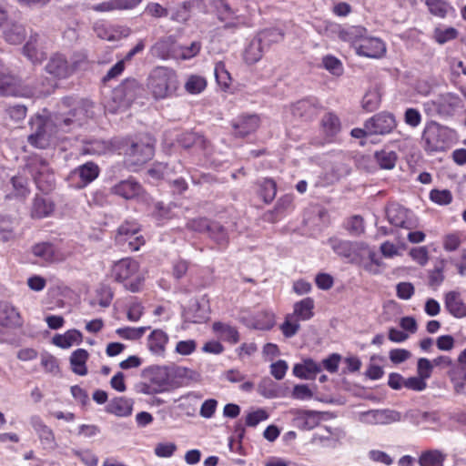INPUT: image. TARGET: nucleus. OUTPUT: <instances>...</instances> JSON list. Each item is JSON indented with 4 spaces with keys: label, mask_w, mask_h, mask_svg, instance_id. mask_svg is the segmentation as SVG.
<instances>
[{
    "label": "nucleus",
    "mask_w": 466,
    "mask_h": 466,
    "mask_svg": "<svg viewBox=\"0 0 466 466\" xmlns=\"http://www.w3.org/2000/svg\"><path fill=\"white\" fill-rule=\"evenodd\" d=\"M115 145L112 141L94 139L86 142L83 147L84 154L104 155L113 151Z\"/></svg>",
    "instance_id": "72a5a7b5"
},
{
    "label": "nucleus",
    "mask_w": 466,
    "mask_h": 466,
    "mask_svg": "<svg viewBox=\"0 0 466 466\" xmlns=\"http://www.w3.org/2000/svg\"><path fill=\"white\" fill-rule=\"evenodd\" d=\"M31 172L37 187L41 191L48 192L52 190L55 185V176L46 161H36L32 165Z\"/></svg>",
    "instance_id": "4468645a"
},
{
    "label": "nucleus",
    "mask_w": 466,
    "mask_h": 466,
    "mask_svg": "<svg viewBox=\"0 0 466 466\" xmlns=\"http://www.w3.org/2000/svg\"><path fill=\"white\" fill-rule=\"evenodd\" d=\"M358 420L368 425H387L402 420L400 412L390 410H370L358 413Z\"/></svg>",
    "instance_id": "9b49d317"
},
{
    "label": "nucleus",
    "mask_w": 466,
    "mask_h": 466,
    "mask_svg": "<svg viewBox=\"0 0 466 466\" xmlns=\"http://www.w3.org/2000/svg\"><path fill=\"white\" fill-rule=\"evenodd\" d=\"M367 29L360 25H350L344 28H341L339 31V37L344 41L349 43L353 49L356 51L358 46L364 40L367 35Z\"/></svg>",
    "instance_id": "5701e85b"
},
{
    "label": "nucleus",
    "mask_w": 466,
    "mask_h": 466,
    "mask_svg": "<svg viewBox=\"0 0 466 466\" xmlns=\"http://www.w3.org/2000/svg\"><path fill=\"white\" fill-rule=\"evenodd\" d=\"M177 142L181 147H183L185 148H188L197 144H201L203 142V139L201 137L198 136L195 133L187 132V133L181 134L178 137Z\"/></svg>",
    "instance_id": "680f3d73"
},
{
    "label": "nucleus",
    "mask_w": 466,
    "mask_h": 466,
    "mask_svg": "<svg viewBox=\"0 0 466 466\" xmlns=\"http://www.w3.org/2000/svg\"><path fill=\"white\" fill-rule=\"evenodd\" d=\"M11 183L13 185L15 197L25 198L29 194L26 178L22 177H14L11 179Z\"/></svg>",
    "instance_id": "13d9d810"
},
{
    "label": "nucleus",
    "mask_w": 466,
    "mask_h": 466,
    "mask_svg": "<svg viewBox=\"0 0 466 466\" xmlns=\"http://www.w3.org/2000/svg\"><path fill=\"white\" fill-rule=\"evenodd\" d=\"M197 349V342L194 339L180 340L177 343L176 353L183 356L192 354Z\"/></svg>",
    "instance_id": "774afa93"
},
{
    "label": "nucleus",
    "mask_w": 466,
    "mask_h": 466,
    "mask_svg": "<svg viewBox=\"0 0 466 466\" xmlns=\"http://www.w3.org/2000/svg\"><path fill=\"white\" fill-rule=\"evenodd\" d=\"M143 376L157 390V393L164 391L169 385V369L167 367L147 368L144 370Z\"/></svg>",
    "instance_id": "a211bd4d"
},
{
    "label": "nucleus",
    "mask_w": 466,
    "mask_h": 466,
    "mask_svg": "<svg viewBox=\"0 0 466 466\" xmlns=\"http://www.w3.org/2000/svg\"><path fill=\"white\" fill-rule=\"evenodd\" d=\"M375 157L380 167L384 169H392L397 161V155L394 151L381 150L376 152Z\"/></svg>",
    "instance_id": "09e8293b"
},
{
    "label": "nucleus",
    "mask_w": 466,
    "mask_h": 466,
    "mask_svg": "<svg viewBox=\"0 0 466 466\" xmlns=\"http://www.w3.org/2000/svg\"><path fill=\"white\" fill-rule=\"evenodd\" d=\"M98 175V166L93 162H86L71 172L69 182L76 188H83L94 181Z\"/></svg>",
    "instance_id": "ddd939ff"
},
{
    "label": "nucleus",
    "mask_w": 466,
    "mask_h": 466,
    "mask_svg": "<svg viewBox=\"0 0 466 466\" xmlns=\"http://www.w3.org/2000/svg\"><path fill=\"white\" fill-rule=\"evenodd\" d=\"M268 414L266 410L258 409L252 412H249L246 417V424L249 427H255L259 422L268 420Z\"/></svg>",
    "instance_id": "338daca9"
},
{
    "label": "nucleus",
    "mask_w": 466,
    "mask_h": 466,
    "mask_svg": "<svg viewBox=\"0 0 466 466\" xmlns=\"http://www.w3.org/2000/svg\"><path fill=\"white\" fill-rule=\"evenodd\" d=\"M381 101V96L377 88L370 89L366 92L362 98V107L369 112L376 110Z\"/></svg>",
    "instance_id": "49530a36"
},
{
    "label": "nucleus",
    "mask_w": 466,
    "mask_h": 466,
    "mask_svg": "<svg viewBox=\"0 0 466 466\" xmlns=\"http://www.w3.org/2000/svg\"><path fill=\"white\" fill-rule=\"evenodd\" d=\"M32 253L44 262L54 263L65 259V256L54 245L47 242L35 244L32 247Z\"/></svg>",
    "instance_id": "aec40b11"
},
{
    "label": "nucleus",
    "mask_w": 466,
    "mask_h": 466,
    "mask_svg": "<svg viewBox=\"0 0 466 466\" xmlns=\"http://www.w3.org/2000/svg\"><path fill=\"white\" fill-rule=\"evenodd\" d=\"M116 241L125 249L137 251L145 244L144 237L139 233V226L135 220H127L117 229Z\"/></svg>",
    "instance_id": "6e6552de"
},
{
    "label": "nucleus",
    "mask_w": 466,
    "mask_h": 466,
    "mask_svg": "<svg viewBox=\"0 0 466 466\" xmlns=\"http://www.w3.org/2000/svg\"><path fill=\"white\" fill-rule=\"evenodd\" d=\"M293 208V196L285 195L281 197L272 211L265 214V219L269 222H276L287 212H289Z\"/></svg>",
    "instance_id": "c85d7f7f"
},
{
    "label": "nucleus",
    "mask_w": 466,
    "mask_h": 466,
    "mask_svg": "<svg viewBox=\"0 0 466 466\" xmlns=\"http://www.w3.org/2000/svg\"><path fill=\"white\" fill-rule=\"evenodd\" d=\"M444 305L447 311L454 318L461 319L466 317V304L463 302L459 292L450 291L446 293Z\"/></svg>",
    "instance_id": "b1692460"
},
{
    "label": "nucleus",
    "mask_w": 466,
    "mask_h": 466,
    "mask_svg": "<svg viewBox=\"0 0 466 466\" xmlns=\"http://www.w3.org/2000/svg\"><path fill=\"white\" fill-rule=\"evenodd\" d=\"M179 83L177 73L168 67L154 68L147 79V88L155 99H165L176 93Z\"/></svg>",
    "instance_id": "f03ea898"
},
{
    "label": "nucleus",
    "mask_w": 466,
    "mask_h": 466,
    "mask_svg": "<svg viewBox=\"0 0 466 466\" xmlns=\"http://www.w3.org/2000/svg\"><path fill=\"white\" fill-rule=\"evenodd\" d=\"M445 455L437 450L423 452L419 460L420 466H443Z\"/></svg>",
    "instance_id": "c03bdc74"
},
{
    "label": "nucleus",
    "mask_w": 466,
    "mask_h": 466,
    "mask_svg": "<svg viewBox=\"0 0 466 466\" xmlns=\"http://www.w3.org/2000/svg\"><path fill=\"white\" fill-rule=\"evenodd\" d=\"M199 41H194L189 46H177V59L188 60L195 57L201 50Z\"/></svg>",
    "instance_id": "de8ad7c7"
},
{
    "label": "nucleus",
    "mask_w": 466,
    "mask_h": 466,
    "mask_svg": "<svg viewBox=\"0 0 466 466\" xmlns=\"http://www.w3.org/2000/svg\"><path fill=\"white\" fill-rule=\"evenodd\" d=\"M41 365L45 370L53 375H57L60 372L57 360L52 355H44L41 358Z\"/></svg>",
    "instance_id": "69168bd1"
},
{
    "label": "nucleus",
    "mask_w": 466,
    "mask_h": 466,
    "mask_svg": "<svg viewBox=\"0 0 466 466\" xmlns=\"http://www.w3.org/2000/svg\"><path fill=\"white\" fill-rule=\"evenodd\" d=\"M321 370V364L312 359H306L302 363H297L293 367V374L303 380H313Z\"/></svg>",
    "instance_id": "a878e982"
},
{
    "label": "nucleus",
    "mask_w": 466,
    "mask_h": 466,
    "mask_svg": "<svg viewBox=\"0 0 466 466\" xmlns=\"http://www.w3.org/2000/svg\"><path fill=\"white\" fill-rule=\"evenodd\" d=\"M430 198L432 202L438 205H448L452 200V195L448 189H432L430 192Z\"/></svg>",
    "instance_id": "4d7b16f0"
},
{
    "label": "nucleus",
    "mask_w": 466,
    "mask_h": 466,
    "mask_svg": "<svg viewBox=\"0 0 466 466\" xmlns=\"http://www.w3.org/2000/svg\"><path fill=\"white\" fill-rule=\"evenodd\" d=\"M386 216L388 221L396 228L411 230L420 226L417 216L411 210L397 203H391L386 208Z\"/></svg>",
    "instance_id": "1a4fd4ad"
},
{
    "label": "nucleus",
    "mask_w": 466,
    "mask_h": 466,
    "mask_svg": "<svg viewBox=\"0 0 466 466\" xmlns=\"http://www.w3.org/2000/svg\"><path fill=\"white\" fill-rule=\"evenodd\" d=\"M37 37L38 35H36L31 36L24 46V54L34 64L41 63L46 56L45 52L37 46Z\"/></svg>",
    "instance_id": "a19ab883"
},
{
    "label": "nucleus",
    "mask_w": 466,
    "mask_h": 466,
    "mask_svg": "<svg viewBox=\"0 0 466 466\" xmlns=\"http://www.w3.org/2000/svg\"><path fill=\"white\" fill-rule=\"evenodd\" d=\"M402 420H409L412 424L419 425L423 422H436L435 414L420 410H410L403 416Z\"/></svg>",
    "instance_id": "79ce46f5"
},
{
    "label": "nucleus",
    "mask_w": 466,
    "mask_h": 466,
    "mask_svg": "<svg viewBox=\"0 0 466 466\" xmlns=\"http://www.w3.org/2000/svg\"><path fill=\"white\" fill-rule=\"evenodd\" d=\"M323 66L331 74L339 76L343 72V66L340 60L333 56H326L322 59Z\"/></svg>",
    "instance_id": "5fc2aeb1"
},
{
    "label": "nucleus",
    "mask_w": 466,
    "mask_h": 466,
    "mask_svg": "<svg viewBox=\"0 0 466 466\" xmlns=\"http://www.w3.org/2000/svg\"><path fill=\"white\" fill-rule=\"evenodd\" d=\"M185 89L191 95H198L207 87V80L198 75H190L185 82Z\"/></svg>",
    "instance_id": "37998d69"
},
{
    "label": "nucleus",
    "mask_w": 466,
    "mask_h": 466,
    "mask_svg": "<svg viewBox=\"0 0 466 466\" xmlns=\"http://www.w3.org/2000/svg\"><path fill=\"white\" fill-rule=\"evenodd\" d=\"M290 413L293 415L294 425L305 431L317 427L321 419L320 412L315 410L295 409L291 410Z\"/></svg>",
    "instance_id": "6ab92c4d"
},
{
    "label": "nucleus",
    "mask_w": 466,
    "mask_h": 466,
    "mask_svg": "<svg viewBox=\"0 0 466 466\" xmlns=\"http://www.w3.org/2000/svg\"><path fill=\"white\" fill-rule=\"evenodd\" d=\"M341 123L337 115L332 112L326 113L321 118V131L327 142H332L340 132Z\"/></svg>",
    "instance_id": "bb28decb"
},
{
    "label": "nucleus",
    "mask_w": 466,
    "mask_h": 466,
    "mask_svg": "<svg viewBox=\"0 0 466 466\" xmlns=\"http://www.w3.org/2000/svg\"><path fill=\"white\" fill-rule=\"evenodd\" d=\"M25 29L21 25H13L5 33V40L11 44H20L25 39Z\"/></svg>",
    "instance_id": "6e6d98bb"
},
{
    "label": "nucleus",
    "mask_w": 466,
    "mask_h": 466,
    "mask_svg": "<svg viewBox=\"0 0 466 466\" xmlns=\"http://www.w3.org/2000/svg\"><path fill=\"white\" fill-rule=\"evenodd\" d=\"M168 342L167 334L162 329H154L147 338V347L151 353L162 356Z\"/></svg>",
    "instance_id": "cd10ccee"
},
{
    "label": "nucleus",
    "mask_w": 466,
    "mask_h": 466,
    "mask_svg": "<svg viewBox=\"0 0 466 466\" xmlns=\"http://www.w3.org/2000/svg\"><path fill=\"white\" fill-rule=\"evenodd\" d=\"M329 244L331 246V248L336 252L338 255L344 257V258H350L351 255V245L349 241L340 240L338 238H330Z\"/></svg>",
    "instance_id": "3c124183"
},
{
    "label": "nucleus",
    "mask_w": 466,
    "mask_h": 466,
    "mask_svg": "<svg viewBox=\"0 0 466 466\" xmlns=\"http://www.w3.org/2000/svg\"><path fill=\"white\" fill-rule=\"evenodd\" d=\"M275 324V316L271 311L261 310L251 316L247 325L256 329H269Z\"/></svg>",
    "instance_id": "7c9ffc66"
},
{
    "label": "nucleus",
    "mask_w": 466,
    "mask_h": 466,
    "mask_svg": "<svg viewBox=\"0 0 466 466\" xmlns=\"http://www.w3.org/2000/svg\"><path fill=\"white\" fill-rule=\"evenodd\" d=\"M386 51V44L380 38L367 34L355 52L360 56L379 59L384 56Z\"/></svg>",
    "instance_id": "2eb2a0df"
},
{
    "label": "nucleus",
    "mask_w": 466,
    "mask_h": 466,
    "mask_svg": "<svg viewBox=\"0 0 466 466\" xmlns=\"http://www.w3.org/2000/svg\"><path fill=\"white\" fill-rule=\"evenodd\" d=\"M369 135H388L397 127L395 116L387 111L375 114L364 123Z\"/></svg>",
    "instance_id": "f8f14e48"
},
{
    "label": "nucleus",
    "mask_w": 466,
    "mask_h": 466,
    "mask_svg": "<svg viewBox=\"0 0 466 466\" xmlns=\"http://www.w3.org/2000/svg\"><path fill=\"white\" fill-rule=\"evenodd\" d=\"M187 227L195 232L208 233V237L221 248H225L228 243V229L218 222H210L206 218H196L188 221Z\"/></svg>",
    "instance_id": "423d86ee"
},
{
    "label": "nucleus",
    "mask_w": 466,
    "mask_h": 466,
    "mask_svg": "<svg viewBox=\"0 0 466 466\" xmlns=\"http://www.w3.org/2000/svg\"><path fill=\"white\" fill-rule=\"evenodd\" d=\"M91 103L88 101H76L72 97H66L60 105V111L54 119H46L36 116L30 121L32 134L28 137L31 145L38 148H46L51 140L55 129L67 132L71 125H81L82 120L88 116Z\"/></svg>",
    "instance_id": "f257e3e1"
},
{
    "label": "nucleus",
    "mask_w": 466,
    "mask_h": 466,
    "mask_svg": "<svg viewBox=\"0 0 466 466\" xmlns=\"http://www.w3.org/2000/svg\"><path fill=\"white\" fill-rule=\"evenodd\" d=\"M258 36L262 40L264 46L268 47L272 43H278L281 41L283 38V34L280 30L272 28L262 31Z\"/></svg>",
    "instance_id": "864d4df0"
},
{
    "label": "nucleus",
    "mask_w": 466,
    "mask_h": 466,
    "mask_svg": "<svg viewBox=\"0 0 466 466\" xmlns=\"http://www.w3.org/2000/svg\"><path fill=\"white\" fill-rule=\"evenodd\" d=\"M462 106V99L454 93L441 94L435 99L424 104L426 112L434 111L441 116H453Z\"/></svg>",
    "instance_id": "0eeeda50"
},
{
    "label": "nucleus",
    "mask_w": 466,
    "mask_h": 466,
    "mask_svg": "<svg viewBox=\"0 0 466 466\" xmlns=\"http://www.w3.org/2000/svg\"><path fill=\"white\" fill-rule=\"evenodd\" d=\"M258 116L256 115L239 116L232 122L235 135L244 137L254 132L258 127Z\"/></svg>",
    "instance_id": "4be33fe9"
},
{
    "label": "nucleus",
    "mask_w": 466,
    "mask_h": 466,
    "mask_svg": "<svg viewBox=\"0 0 466 466\" xmlns=\"http://www.w3.org/2000/svg\"><path fill=\"white\" fill-rule=\"evenodd\" d=\"M422 140L427 151H443L456 140V132L435 121H430L425 125Z\"/></svg>",
    "instance_id": "20e7f679"
},
{
    "label": "nucleus",
    "mask_w": 466,
    "mask_h": 466,
    "mask_svg": "<svg viewBox=\"0 0 466 466\" xmlns=\"http://www.w3.org/2000/svg\"><path fill=\"white\" fill-rule=\"evenodd\" d=\"M114 279L127 290L137 292L144 281V276L139 270V264L135 259L126 258L114 264L111 270Z\"/></svg>",
    "instance_id": "7ed1b4c3"
},
{
    "label": "nucleus",
    "mask_w": 466,
    "mask_h": 466,
    "mask_svg": "<svg viewBox=\"0 0 466 466\" xmlns=\"http://www.w3.org/2000/svg\"><path fill=\"white\" fill-rule=\"evenodd\" d=\"M421 114L416 108H408L404 113V122L412 128L418 127L421 123Z\"/></svg>",
    "instance_id": "e2e57ef3"
},
{
    "label": "nucleus",
    "mask_w": 466,
    "mask_h": 466,
    "mask_svg": "<svg viewBox=\"0 0 466 466\" xmlns=\"http://www.w3.org/2000/svg\"><path fill=\"white\" fill-rule=\"evenodd\" d=\"M317 112L315 104L309 100L303 99L295 103L291 107V113L295 117L310 118Z\"/></svg>",
    "instance_id": "4c0bfd02"
},
{
    "label": "nucleus",
    "mask_w": 466,
    "mask_h": 466,
    "mask_svg": "<svg viewBox=\"0 0 466 466\" xmlns=\"http://www.w3.org/2000/svg\"><path fill=\"white\" fill-rule=\"evenodd\" d=\"M214 332L219 337V339L228 341L230 343H237L239 339L238 330L228 324L221 322H215L213 324Z\"/></svg>",
    "instance_id": "58836bf2"
},
{
    "label": "nucleus",
    "mask_w": 466,
    "mask_h": 466,
    "mask_svg": "<svg viewBox=\"0 0 466 466\" xmlns=\"http://www.w3.org/2000/svg\"><path fill=\"white\" fill-rule=\"evenodd\" d=\"M47 74L55 78H66L75 71V65L62 54L52 56L45 67Z\"/></svg>",
    "instance_id": "dca6fc26"
},
{
    "label": "nucleus",
    "mask_w": 466,
    "mask_h": 466,
    "mask_svg": "<svg viewBox=\"0 0 466 466\" xmlns=\"http://www.w3.org/2000/svg\"><path fill=\"white\" fill-rule=\"evenodd\" d=\"M89 354L84 349H77L70 356V365L74 373L79 376L87 374L86 361Z\"/></svg>",
    "instance_id": "2f4dec72"
},
{
    "label": "nucleus",
    "mask_w": 466,
    "mask_h": 466,
    "mask_svg": "<svg viewBox=\"0 0 466 466\" xmlns=\"http://www.w3.org/2000/svg\"><path fill=\"white\" fill-rule=\"evenodd\" d=\"M291 397L295 400H309L312 399L313 392L309 388L308 385L298 384V385L294 386L292 392H291Z\"/></svg>",
    "instance_id": "0e129e2a"
},
{
    "label": "nucleus",
    "mask_w": 466,
    "mask_h": 466,
    "mask_svg": "<svg viewBox=\"0 0 466 466\" xmlns=\"http://www.w3.org/2000/svg\"><path fill=\"white\" fill-rule=\"evenodd\" d=\"M29 93L23 86L21 79L12 74L9 68L0 60V95L25 96Z\"/></svg>",
    "instance_id": "9d476101"
},
{
    "label": "nucleus",
    "mask_w": 466,
    "mask_h": 466,
    "mask_svg": "<svg viewBox=\"0 0 466 466\" xmlns=\"http://www.w3.org/2000/svg\"><path fill=\"white\" fill-rule=\"evenodd\" d=\"M259 196L265 203L271 202L277 194L276 182L270 178H264L259 182Z\"/></svg>",
    "instance_id": "a18cd8bd"
},
{
    "label": "nucleus",
    "mask_w": 466,
    "mask_h": 466,
    "mask_svg": "<svg viewBox=\"0 0 466 466\" xmlns=\"http://www.w3.org/2000/svg\"><path fill=\"white\" fill-rule=\"evenodd\" d=\"M214 73L218 83L221 86L228 87L229 86L231 80L230 75L222 62L216 64Z\"/></svg>",
    "instance_id": "bf43d9fd"
},
{
    "label": "nucleus",
    "mask_w": 466,
    "mask_h": 466,
    "mask_svg": "<svg viewBox=\"0 0 466 466\" xmlns=\"http://www.w3.org/2000/svg\"><path fill=\"white\" fill-rule=\"evenodd\" d=\"M265 48L266 46L259 36L253 39L245 49L244 57L246 62L248 64L258 62L262 57Z\"/></svg>",
    "instance_id": "c9c22d12"
},
{
    "label": "nucleus",
    "mask_w": 466,
    "mask_h": 466,
    "mask_svg": "<svg viewBox=\"0 0 466 466\" xmlns=\"http://www.w3.org/2000/svg\"><path fill=\"white\" fill-rule=\"evenodd\" d=\"M82 333L77 329H69L64 334H56L53 338V343L62 349H67L82 341Z\"/></svg>",
    "instance_id": "473e14b6"
},
{
    "label": "nucleus",
    "mask_w": 466,
    "mask_h": 466,
    "mask_svg": "<svg viewBox=\"0 0 466 466\" xmlns=\"http://www.w3.org/2000/svg\"><path fill=\"white\" fill-rule=\"evenodd\" d=\"M110 191L127 200L138 198L144 192L142 186L133 177L119 181L111 187Z\"/></svg>",
    "instance_id": "f3484780"
},
{
    "label": "nucleus",
    "mask_w": 466,
    "mask_h": 466,
    "mask_svg": "<svg viewBox=\"0 0 466 466\" xmlns=\"http://www.w3.org/2000/svg\"><path fill=\"white\" fill-rule=\"evenodd\" d=\"M177 46L175 45L174 40L171 37H167L157 41L152 47V54L161 59H177Z\"/></svg>",
    "instance_id": "c756f323"
},
{
    "label": "nucleus",
    "mask_w": 466,
    "mask_h": 466,
    "mask_svg": "<svg viewBox=\"0 0 466 466\" xmlns=\"http://www.w3.org/2000/svg\"><path fill=\"white\" fill-rule=\"evenodd\" d=\"M54 210L53 203L42 197H35L32 207V217L42 218L48 217Z\"/></svg>",
    "instance_id": "ea45409f"
},
{
    "label": "nucleus",
    "mask_w": 466,
    "mask_h": 466,
    "mask_svg": "<svg viewBox=\"0 0 466 466\" xmlns=\"http://www.w3.org/2000/svg\"><path fill=\"white\" fill-rule=\"evenodd\" d=\"M425 4L431 15L445 18L450 14H455L453 6L445 0H425Z\"/></svg>",
    "instance_id": "f704fd0d"
},
{
    "label": "nucleus",
    "mask_w": 466,
    "mask_h": 466,
    "mask_svg": "<svg viewBox=\"0 0 466 466\" xmlns=\"http://www.w3.org/2000/svg\"><path fill=\"white\" fill-rule=\"evenodd\" d=\"M299 319H294V316L289 314L285 321L280 326V329L285 337L291 338L293 337L299 329Z\"/></svg>",
    "instance_id": "603ef678"
},
{
    "label": "nucleus",
    "mask_w": 466,
    "mask_h": 466,
    "mask_svg": "<svg viewBox=\"0 0 466 466\" xmlns=\"http://www.w3.org/2000/svg\"><path fill=\"white\" fill-rule=\"evenodd\" d=\"M314 300L308 297L295 303L293 316L299 320H308L313 317Z\"/></svg>",
    "instance_id": "e433bc0d"
},
{
    "label": "nucleus",
    "mask_w": 466,
    "mask_h": 466,
    "mask_svg": "<svg viewBox=\"0 0 466 466\" xmlns=\"http://www.w3.org/2000/svg\"><path fill=\"white\" fill-rule=\"evenodd\" d=\"M22 325L18 310L7 301H0V326L15 328Z\"/></svg>",
    "instance_id": "412c9836"
},
{
    "label": "nucleus",
    "mask_w": 466,
    "mask_h": 466,
    "mask_svg": "<svg viewBox=\"0 0 466 466\" xmlns=\"http://www.w3.org/2000/svg\"><path fill=\"white\" fill-rule=\"evenodd\" d=\"M134 402L126 397H116L109 400L106 411L116 417H128L132 414Z\"/></svg>",
    "instance_id": "393cba45"
},
{
    "label": "nucleus",
    "mask_w": 466,
    "mask_h": 466,
    "mask_svg": "<svg viewBox=\"0 0 466 466\" xmlns=\"http://www.w3.org/2000/svg\"><path fill=\"white\" fill-rule=\"evenodd\" d=\"M125 162L131 170H136L137 167L145 164L154 156V147L150 138L146 141L132 142L125 149Z\"/></svg>",
    "instance_id": "39448f33"
},
{
    "label": "nucleus",
    "mask_w": 466,
    "mask_h": 466,
    "mask_svg": "<svg viewBox=\"0 0 466 466\" xmlns=\"http://www.w3.org/2000/svg\"><path fill=\"white\" fill-rule=\"evenodd\" d=\"M177 447L174 442H159L155 447V454L159 458H170Z\"/></svg>",
    "instance_id": "052dcab7"
},
{
    "label": "nucleus",
    "mask_w": 466,
    "mask_h": 466,
    "mask_svg": "<svg viewBox=\"0 0 466 466\" xmlns=\"http://www.w3.org/2000/svg\"><path fill=\"white\" fill-rule=\"evenodd\" d=\"M458 36V31L454 27H437L434 30L433 37L435 41L443 45Z\"/></svg>",
    "instance_id": "8fccbe9b"
}]
</instances>
